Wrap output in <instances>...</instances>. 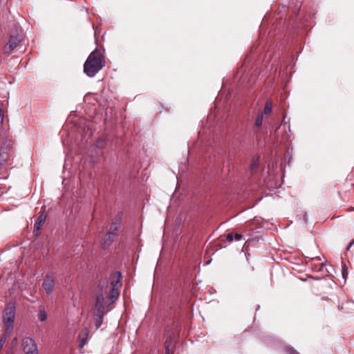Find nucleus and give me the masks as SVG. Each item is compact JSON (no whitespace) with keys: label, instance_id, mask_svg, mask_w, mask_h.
Listing matches in <instances>:
<instances>
[{"label":"nucleus","instance_id":"nucleus-7","mask_svg":"<svg viewBox=\"0 0 354 354\" xmlns=\"http://www.w3.org/2000/svg\"><path fill=\"white\" fill-rule=\"evenodd\" d=\"M46 216L44 214H41L37 218V219L34 225V230H33V233L35 235H38L39 234V230L44 224V223L46 221Z\"/></svg>","mask_w":354,"mask_h":354},{"label":"nucleus","instance_id":"nucleus-6","mask_svg":"<svg viewBox=\"0 0 354 354\" xmlns=\"http://www.w3.org/2000/svg\"><path fill=\"white\" fill-rule=\"evenodd\" d=\"M22 346L25 354L29 353V351H33L37 349V346L35 341L32 338L28 337L23 339Z\"/></svg>","mask_w":354,"mask_h":354},{"label":"nucleus","instance_id":"nucleus-18","mask_svg":"<svg viewBox=\"0 0 354 354\" xmlns=\"http://www.w3.org/2000/svg\"><path fill=\"white\" fill-rule=\"evenodd\" d=\"M286 351L290 354H299V353L293 348H287Z\"/></svg>","mask_w":354,"mask_h":354},{"label":"nucleus","instance_id":"nucleus-5","mask_svg":"<svg viewBox=\"0 0 354 354\" xmlns=\"http://www.w3.org/2000/svg\"><path fill=\"white\" fill-rule=\"evenodd\" d=\"M42 286L44 287L46 293L47 295H50L55 287V278L53 275L47 274L42 283Z\"/></svg>","mask_w":354,"mask_h":354},{"label":"nucleus","instance_id":"nucleus-24","mask_svg":"<svg viewBox=\"0 0 354 354\" xmlns=\"http://www.w3.org/2000/svg\"><path fill=\"white\" fill-rule=\"evenodd\" d=\"M326 263H321V268H322L324 266H325Z\"/></svg>","mask_w":354,"mask_h":354},{"label":"nucleus","instance_id":"nucleus-13","mask_svg":"<svg viewBox=\"0 0 354 354\" xmlns=\"http://www.w3.org/2000/svg\"><path fill=\"white\" fill-rule=\"evenodd\" d=\"M259 165V158L254 157L252 160V164L250 165V171L252 173H254L256 169H257Z\"/></svg>","mask_w":354,"mask_h":354},{"label":"nucleus","instance_id":"nucleus-10","mask_svg":"<svg viewBox=\"0 0 354 354\" xmlns=\"http://www.w3.org/2000/svg\"><path fill=\"white\" fill-rule=\"evenodd\" d=\"M263 121V113H259L257 116L255 123H254V131H257L259 129H261Z\"/></svg>","mask_w":354,"mask_h":354},{"label":"nucleus","instance_id":"nucleus-11","mask_svg":"<svg viewBox=\"0 0 354 354\" xmlns=\"http://www.w3.org/2000/svg\"><path fill=\"white\" fill-rule=\"evenodd\" d=\"M9 158V153L3 147L0 149V165L4 164Z\"/></svg>","mask_w":354,"mask_h":354},{"label":"nucleus","instance_id":"nucleus-19","mask_svg":"<svg viewBox=\"0 0 354 354\" xmlns=\"http://www.w3.org/2000/svg\"><path fill=\"white\" fill-rule=\"evenodd\" d=\"M242 237H243V236H242L241 234H238V233H236V234H235V235H234V239H235L236 241H240V240L242 239Z\"/></svg>","mask_w":354,"mask_h":354},{"label":"nucleus","instance_id":"nucleus-12","mask_svg":"<svg viewBox=\"0 0 354 354\" xmlns=\"http://www.w3.org/2000/svg\"><path fill=\"white\" fill-rule=\"evenodd\" d=\"M118 230H119V223H113L111 225L110 230H109L108 234L115 236H116Z\"/></svg>","mask_w":354,"mask_h":354},{"label":"nucleus","instance_id":"nucleus-22","mask_svg":"<svg viewBox=\"0 0 354 354\" xmlns=\"http://www.w3.org/2000/svg\"><path fill=\"white\" fill-rule=\"evenodd\" d=\"M85 342H84V339H82L81 341V343H80V346L82 347L84 345Z\"/></svg>","mask_w":354,"mask_h":354},{"label":"nucleus","instance_id":"nucleus-9","mask_svg":"<svg viewBox=\"0 0 354 354\" xmlns=\"http://www.w3.org/2000/svg\"><path fill=\"white\" fill-rule=\"evenodd\" d=\"M113 237L114 236L111 235L108 233L106 234L104 241L102 243V247L103 249H106L111 245V243L113 241Z\"/></svg>","mask_w":354,"mask_h":354},{"label":"nucleus","instance_id":"nucleus-23","mask_svg":"<svg viewBox=\"0 0 354 354\" xmlns=\"http://www.w3.org/2000/svg\"><path fill=\"white\" fill-rule=\"evenodd\" d=\"M353 243H354V241H353L349 244V245L348 246V249H349Z\"/></svg>","mask_w":354,"mask_h":354},{"label":"nucleus","instance_id":"nucleus-20","mask_svg":"<svg viewBox=\"0 0 354 354\" xmlns=\"http://www.w3.org/2000/svg\"><path fill=\"white\" fill-rule=\"evenodd\" d=\"M3 113H2V111L0 110V124H3Z\"/></svg>","mask_w":354,"mask_h":354},{"label":"nucleus","instance_id":"nucleus-14","mask_svg":"<svg viewBox=\"0 0 354 354\" xmlns=\"http://www.w3.org/2000/svg\"><path fill=\"white\" fill-rule=\"evenodd\" d=\"M37 316H38V319L40 322H44L47 319V314L44 309H39Z\"/></svg>","mask_w":354,"mask_h":354},{"label":"nucleus","instance_id":"nucleus-15","mask_svg":"<svg viewBox=\"0 0 354 354\" xmlns=\"http://www.w3.org/2000/svg\"><path fill=\"white\" fill-rule=\"evenodd\" d=\"M272 102L270 101H267L265 107H264V113L266 115L270 114L272 112Z\"/></svg>","mask_w":354,"mask_h":354},{"label":"nucleus","instance_id":"nucleus-4","mask_svg":"<svg viewBox=\"0 0 354 354\" xmlns=\"http://www.w3.org/2000/svg\"><path fill=\"white\" fill-rule=\"evenodd\" d=\"M21 39L19 38L17 35H11L9 41L5 45L3 48L4 53L10 55L14 48L18 45Z\"/></svg>","mask_w":354,"mask_h":354},{"label":"nucleus","instance_id":"nucleus-25","mask_svg":"<svg viewBox=\"0 0 354 354\" xmlns=\"http://www.w3.org/2000/svg\"><path fill=\"white\" fill-rule=\"evenodd\" d=\"M304 220L306 221V214L304 215Z\"/></svg>","mask_w":354,"mask_h":354},{"label":"nucleus","instance_id":"nucleus-3","mask_svg":"<svg viewBox=\"0 0 354 354\" xmlns=\"http://www.w3.org/2000/svg\"><path fill=\"white\" fill-rule=\"evenodd\" d=\"M15 318V306L12 304H9L6 309L3 315V323L6 327V333L12 330Z\"/></svg>","mask_w":354,"mask_h":354},{"label":"nucleus","instance_id":"nucleus-21","mask_svg":"<svg viewBox=\"0 0 354 354\" xmlns=\"http://www.w3.org/2000/svg\"><path fill=\"white\" fill-rule=\"evenodd\" d=\"M26 354H38V350H35V351H29V353H27Z\"/></svg>","mask_w":354,"mask_h":354},{"label":"nucleus","instance_id":"nucleus-16","mask_svg":"<svg viewBox=\"0 0 354 354\" xmlns=\"http://www.w3.org/2000/svg\"><path fill=\"white\" fill-rule=\"evenodd\" d=\"M342 277L344 279V280L346 281V277L348 276V268H346V266L345 263H342Z\"/></svg>","mask_w":354,"mask_h":354},{"label":"nucleus","instance_id":"nucleus-17","mask_svg":"<svg viewBox=\"0 0 354 354\" xmlns=\"http://www.w3.org/2000/svg\"><path fill=\"white\" fill-rule=\"evenodd\" d=\"M226 239L229 242H232L234 240V235L232 233H228L226 235Z\"/></svg>","mask_w":354,"mask_h":354},{"label":"nucleus","instance_id":"nucleus-8","mask_svg":"<svg viewBox=\"0 0 354 354\" xmlns=\"http://www.w3.org/2000/svg\"><path fill=\"white\" fill-rule=\"evenodd\" d=\"M174 347V340L173 337L169 335L167 337L165 342V354H173Z\"/></svg>","mask_w":354,"mask_h":354},{"label":"nucleus","instance_id":"nucleus-1","mask_svg":"<svg viewBox=\"0 0 354 354\" xmlns=\"http://www.w3.org/2000/svg\"><path fill=\"white\" fill-rule=\"evenodd\" d=\"M122 275L120 272L113 273L110 281L100 282L95 294L93 315L95 325L99 328L103 322L104 316L108 311L106 308L115 302L119 296V288L121 286Z\"/></svg>","mask_w":354,"mask_h":354},{"label":"nucleus","instance_id":"nucleus-2","mask_svg":"<svg viewBox=\"0 0 354 354\" xmlns=\"http://www.w3.org/2000/svg\"><path fill=\"white\" fill-rule=\"evenodd\" d=\"M104 61L100 51L93 50L84 64V72L90 77H94L103 67Z\"/></svg>","mask_w":354,"mask_h":354}]
</instances>
